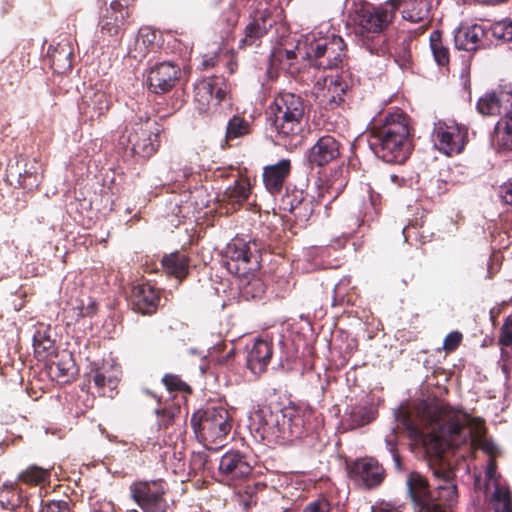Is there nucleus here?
I'll return each instance as SVG.
<instances>
[{"mask_svg":"<svg viewBox=\"0 0 512 512\" xmlns=\"http://www.w3.org/2000/svg\"><path fill=\"white\" fill-rule=\"evenodd\" d=\"M369 146L382 161L403 164L413 150L408 116L396 111L374 122L369 129Z\"/></svg>","mask_w":512,"mask_h":512,"instance_id":"f257e3e1","label":"nucleus"},{"mask_svg":"<svg viewBox=\"0 0 512 512\" xmlns=\"http://www.w3.org/2000/svg\"><path fill=\"white\" fill-rule=\"evenodd\" d=\"M439 483L431 488L428 479L417 471L406 478L407 498L414 512H453L458 503L455 473L452 469L434 470Z\"/></svg>","mask_w":512,"mask_h":512,"instance_id":"f03ea898","label":"nucleus"},{"mask_svg":"<svg viewBox=\"0 0 512 512\" xmlns=\"http://www.w3.org/2000/svg\"><path fill=\"white\" fill-rule=\"evenodd\" d=\"M399 4V0H389L379 6L368 2L353 5L349 19L355 27L356 34L362 37L370 53L378 56L386 54L387 43L383 32L393 22Z\"/></svg>","mask_w":512,"mask_h":512,"instance_id":"7ed1b4c3","label":"nucleus"},{"mask_svg":"<svg viewBox=\"0 0 512 512\" xmlns=\"http://www.w3.org/2000/svg\"><path fill=\"white\" fill-rule=\"evenodd\" d=\"M307 109V101L300 94L282 91L274 96L267 120L279 141L286 145L301 138Z\"/></svg>","mask_w":512,"mask_h":512,"instance_id":"20e7f679","label":"nucleus"},{"mask_svg":"<svg viewBox=\"0 0 512 512\" xmlns=\"http://www.w3.org/2000/svg\"><path fill=\"white\" fill-rule=\"evenodd\" d=\"M163 125L146 112L138 113L125 125L119 145L130 149L133 156L149 159L159 149Z\"/></svg>","mask_w":512,"mask_h":512,"instance_id":"39448f33","label":"nucleus"},{"mask_svg":"<svg viewBox=\"0 0 512 512\" xmlns=\"http://www.w3.org/2000/svg\"><path fill=\"white\" fill-rule=\"evenodd\" d=\"M302 46L304 56L318 69H342L347 65V46L339 35L312 32Z\"/></svg>","mask_w":512,"mask_h":512,"instance_id":"423d86ee","label":"nucleus"},{"mask_svg":"<svg viewBox=\"0 0 512 512\" xmlns=\"http://www.w3.org/2000/svg\"><path fill=\"white\" fill-rule=\"evenodd\" d=\"M425 412L433 431L439 430L449 444L458 445L467 441L466 429L473 422L468 414L456 411L445 404L427 405Z\"/></svg>","mask_w":512,"mask_h":512,"instance_id":"0eeeda50","label":"nucleus"},{"mask_svg":"<svg viewBox=\"0 0 512 512\" xmlns=\"http://www.w3.org/2000/svg\"><path fill=\"white\" fill-rule=\"evenodd\" d=\"M190 422L197 439L204 443L222 441L232 428L229 412L222 406L198 409L192 414Z\"/></svg>","mask_w":512,"mask_h":512,"instance_id":"6e6552de","label":"nucleus"},{"mask_svg":"<svg viewBox=\"0 0 512 512\" xmlns=\"http://www.w3.org/2000/svg\"><path fill=\"white\" fill-rule=\"evenodd\" d=\"M261 243L255 239L233 238L226 247L225 266L234 276L256 273L261 266Z\"/></svg>","mask_w":512,"mask_h":512,"instance_id":"1a4fd4ad","label":"nucleus"},{"mask_svg":"<svg viewBox=\"0 0 512 512\" xmlns=\"http://www.w3.org/2000/svg\"><path fill=\"white\" fill-rule=\"evenodd\" d=\"M277 10L276 0H260L243 30V37L239 40L238 48L241 50L259 48L263 39L277 23L275 16Z\"/></svg>","mask_w":512,"mask_h":512,"instance_id":"9d476101","label":"nucleus"},{"mask_svg":"<svg viewBox=\"0 0 512 512\" xmlns=\"http://www.w3.org/2000/svg\"><path fill=\"white\" fill-rule=\"evenodd\" d=\"M253 473L252 458L239 450L231 449L218 460L217 479L232 487L250 481Z\"/></svg>","mask_w":512,"mask_h":512,"instance_id":"9b49d317","label":"nucleus"},{"mask_svg":"<svg viewBox=\"0 0 512 512\" xmlns=\"http://www.w3.org/2000/svg\"><path fill=\"white\" fill-rule=\"evenodd\" d=\"M128 3L129 0H112L105 9L98 22L100 34L104 39L120 42L134 11Z\"/></svg>","mask_w":512,"mask_h":512,"instance_id":"f8f14e48","label":"nucleus"},{"mask_svg":"<svg viewBox=\"0 0 512 512\" xmlns=\"http://www.w3.org/2000/svg\"><path fill=\"white\" fill-rule=\"evenodd\" d=\"M130 490L134 501L144 512H166L169 508L165 498L166 483L162 479L136 482Z\"/></svg>","mask_w":512,"mask_h":512,"instance_id":"ddd939ff","label":"nucleus"},{"mask_svg":"<svg viewBox=\"0 0 512 512\" xmlns=\"http://www.w3.org/2000/svg\"><path fill=\"white\" fill-rule=\"evenodd\" d=\"M146 393L155 398L159 404V407L155 409L158 430L167 433L169 438L183 435L186 432L187 414L183 415L180 402H175L178 396L175 395L173 401H165L162 404L160 396L150 391H146Z\"/></svg>","mask_w":512,"mask_h":512,"instance_id":"4468645a","label":"nucleus"},{"mask_svg":"<svg viewBox=\"0 0 512 512\" xmlns=\"http://www.w3.org/2000/svg\"><path fill=\"white\" fill-rule=\"evenodd\" d=\"M432 139L440 152L448 156L459 154L468 140V129L456 123L440 121L434 126Z\"/></svg>","mask_w":512,"mask_h":512,"instance_id":"2eb2a0df","label":"nucleus"},{"mask_svg":"<svg viewBox=\"0 0 512 512\" xmlns=\"http://www.w3.org/2000/svg\"><path fill=\"white\" fill-rule=\"evenodd\" d=\"M349 478L367 490L379 487L386 478V471L373 457H362L347 467Z\"/></svg>","mask_w":512,"mask_h":512,"instance_id":"dca6fc26","label":"nucleus"},{"mask_svg":"<svg viewBox=\"0 0 512 512\" xmlns=\"http://www.w3.org/2000/svg\"><path fill=\"white\" fill-rule=\"evenodd\" d=\"M181 77V69L177 64L164 61L154 65L147 77L148 88L155 94L171 91Z\"/></svg>","mask_w":512,"mask_h":512,"instance_id":"f3484780","label":"nucleus"},{"mask_svg":"<svg viewBox=\"0 0 512 512\" xmlns=\"http://www.w3.org/2000/svg\"><path fill=\"white\" fill-rule=\"evenodd\" d=\"M111 105V97L106 91L97 87H89L82 96L79 110L85 119L93 123L104 117Z\"/></svg>","mask_w":512,"mask_h":512,"instance_id":"a211bd4d","label":"nucleus"},{"mask_svg":"<svg viewBox=\"0 0 512 512\" xmlns=\"http://www.w3.org/2000/svg\"><path fill=\"white\" fill-rule=\"evenodd\" d=\"M161 299V290L146 282L132 288L130 304L135 312L142 315H152L156 313Z\"/></svg>","mask_w":512,"mask_h":512,"instance_id":"6ab92c4d","label":"nucleus"},{"mask_svg":"<svg viewBox=\"0 0 512 512\" xmlns=\"http://www.w3.org/2000/svg\"><path fill=\"white\" fill-rule=\"evenodd\" d=\"M341 143L332 135L321 136L307 152L311 167H324L340 157Z\"/></svg>","mask_w":512,"mask_h":512,"instance_id":"aec40b11","label":"nucleus"},{"mask_svg":"<svg viewBox=\"0 0 512 512\" xmlns=\"http://www.w3.org/2000/svg\"><path fill=\"white\" fill-rule=\"evenodd\" d=\"M273 341L268 338H257L247 350L246 367L255 376L263 374L272 359Z\"/></svg>","mask_w":512,"mask_h":512,"instance_id":"412c9836","label":"nucleus"},{"mask_svg":"<svg viewBox=\"0 0 512 512\" xmlns=\"http://www.w3.org/2000/svg\"><path fill=\"white\" fill-rule=\"evenodd\" d=\"M292 163L290 159H281L275 164L263 168V184L271 195H278L290 177Z\"/></svg>","mask_w":512,"mask_h":512,"instance_id":"4be33fe9","label":"nucleus"},{"mask_svg":"<svg viewBox=\"0 0 512 512\" xmlns=\"http://www.w3.org/2000/svg\"><path fill=\"white\" fill-rule=\"evenodd\" d=\"M191 258L186 250H175L162 256L160 263L163 271L179 281L189 275Z\"/></svg>","mask_w":512,"mask_h":512,"instance_id":"5701e85b","label":"nucleus"},{"mask_svg":"<svg viewBox=\"0 0 512 512\" xmlns=\"http://www.w3.org/2000/svg\"><path fill=\"white\" fill-rule=\"evenodd\" d=\"M158 38V33L151 27H141L133 44L128 48V56L137 61L143 60L149 52L156 51L158 48Z\"/></svg>","mask_w":512,"mask_h":512,"instance_id":"b1692460","label":"nucleus"},{"mask_svg":"<svg viewBox=\"0 0 512 512\" xmlns=\"http://www.w3.org/2000/svg\"><path fill=\"white\" fill-rule=\"evenodd\" d=\"M485 36L486 31L481 25H461L454 34L455 47L458 50L475 51Z\"/></svg>","mask_w":512,"mask_h":512,"instance_id":"393cba45","label":"nucleus"},{"mask_svg":"<svg viewBox=\"0 0 512 512\" xmlns=\"http://www.w3.org/2000/svg\"><path fill=\"white\" fill-rule=\"evenodd\" d=\"M310 411L301 410L295 407H286V440L299 439L304 437L310 430L306 416Z\"/></svg>","mask_w":512,"mask_h":512,"instance_id":"a878e982","label":"nucleus"},{"mask_svg":"<svg viewBox=\"0 0 512 512\" xmlns=\"http://www.w3.org/2000/svg\"><path fill=\"white\" fill-rule=\"evenodd\" d=\"M413 37L411 34L398 36L393 46L387 45L386 53L393 57L395 63L404 71L412 70L413 59L411 52V43Z\"/></svg>","mask_w":512,"mask_h":512,"instance_id":"bb28decb","label":"nucleus"},{"mask_svg":"<svg viewBox=\"0 0 512 512\" xmlns=\"http://www.w3.org/2000/svg\"><path fill=\"white\" fill-rule=\"evenodd\" d=\"M260 415L265 433L286 440V407L276 411L262 409Z\"/></svg>","mask_w":512,"mask_h":512,"instance_id":"cd10ccee","label":"nucleus"},{"mask_svg":"<svg viewBox=\"0 0 512 512\" xmlns=\"http://www.w3.org/2000/svg\"><path fill=\"white\" fill-rule=\"evenodd\" d=\"M34 355L38 361L59 357L55 341L51 339L49 327H40L33 335Z\"/></svg>","mask_w":512,"mask_h":512,"instance_id":"c85d7f7f","label":"nucleus"},{"mask_svg":"<svg viewBox=\"0 0 512 512\" xmlns=\"http://www.w3.org/2000/svg\"><path fill=\"white\" fill-rule=\"evenodd\" d=\"M265 484L250 480L235 487L237 489L235 493V500L241 507L242 511L250 512V510L256 506L258 502V492L264 490Z\"/></svg>","mask_w":512,"mask_h":512,"instance_id":"c756f323","label":"nucleus"},{"mask_svg":"<svg viewBox=\"0 0 512 512\" xmlns=\"http://www.w3.org/2000/svg\"><path fill=\"white\" fill-rule=\"evenodd\" d=\"M409 6L403 10L402 16L407 21L421 24L415 30L416 35H421L429 26V4L424 0H414Z\"/></svg>","mask_w":512,"mask_h":512,"instance_id":"7c9ffc66","label":"nucleus"},{"mask_svg":"<svg viewBox=\"0 0 512 512\" xmlns=\"http://www.w3.org/2000/svg\"><path fill=\"white\" fill-rule=\"evenodd\" d=\"M239 283L240 295L243 299L258 300L261 299L266 292V285L262 279L256 276L255 273L246 276H237Z\"/></svg>","mask_w":512,"mask_h":512,"instance_id":"2f4dec72","label":"nucleus"},{"mask_svg":"<svg viewBox=\"0 0 512 512\" xmlns=\"http://www.w3.org/2000/svg\"><path fill=\"white\" fill-rule=\"evenodd\" d=\"M493 144L498 151H512V113L504 115L496 124Z\"/></svg>","mask_w":512,"mask_h":512,"instance_id":"473e14b6","label":"nucleus"},{"mask_svg":"<svg viewBox=\"0 0 512 512\" xmlns=\"http://www.w3.org/2000/svg\"><path fill=\"white\" fill-rule=\"evenodd\" d=\"M27 497L24 492L18 487V482L5 484L0 490V504L7 510H15L20 507Z\"/></svg>","mask_w":512,"mask_h":512,"instance_id":"72a5a7b5","label":"nucleus"},{"mask_svg":"<svg viewBox=\"0 0 512 512\" xmlns=\"http://www.w3.org/2000/svg\"><path fill=\"white\" fill-rule=\"evenodd\" d=\"M50 470L37 465H30L17 477V482L29 486H42L50 481Z\"/></svg>","mask_w":512,"mask_h":512,"instance_id":"f704fd0d","label":"nucleus"},{"mask_svg":"<svg viewBox=\"0 0 512 512\" xmlns=\"http://www.w3.org/2000/svg\"><path fill=\"white\" fill-rule=\"evenodd\" d=\"M356 298L355 287L351 285L349 278H342L334 286L332 306L353 305Z\"/></svg>","mask_w":512,"mask_h":512,"instance_id":"c9c22d12","label":"nucleus"},{"mask_svg":"<svg viewBox=\"0 0 512 512\" xmlns=\"http://www.w3.org/2000/svg\"><path fill=\"white\" fill-rule=\"evenodd\" d=\"M442 31L434 30L429 38L430 49L437 65L447 67L450 63L449 47L443 42Z\"/></svg>","mask_w":512,"mask_h":512,"instance_id":"e433bc0d","label":"nucleus"},{"mask_svg":"<svg viewBox=\"0 0 512 512\" xmlns=\"http://www.w3.org/2000/svg\"><path fill=\"white\" fill-rule=\"evenodd\" d=\"M250 195V182L247 178L238 177L234 180V185L227 187L223 199L232 204H241L245 202Z\"/></svg>","mask_w":512,"mask_h":512,"instance_id":"4c0bfd02","label":"nucleus"},{"mask_svg":"<svg viewBox=\"0 0 512 512\" xmlns=\"http://www.w3.org/2000/svg\"><path fill=\"white\" fill-rule=\"evenodd\" d=\"M214 82L212 79H204L198 82L194 87V99L198 103L200 113H206L209 110L210 103L213 100Z\"/></svg>","mask_w":512,"mask_h":512,"instance_id":"58836bf2","label":"nucleus"},{"mask_svg":"<svg viewBox=\"0 0 512 512\" xmlns=\"http://www.w3.org/2000/svg\"><path fill=\"white\" fill-rule=\"evenodd\" d=\"M251 132V123L242 116L234 115L227 123L225 142L228 145L230 141L247 136Z\"/></svg>","mask_w":512,"mask_h":512,"instance_id":"ea45409f","label":"nucleus"},{"mask_svg":"<svg viewBox=\"0 0 512 512\" xmlns=\"http://www.w3.org/2000/svg\"><path fill=\"white\" fill-rule=\"evenodd\" d=\"M52 67L59 73H65L72 69L73 53L69 46L58 45L50 54Z\"/></svg>","mask_w":512,"mask_h":512,"instance_id":"a19ab883","label":"nucleus"},{"mask_svg":"<svg viewBox=\"0 0 512 512\" xmlns=\"http://www.w3.org/2000/svg\"><path fill=\"white\" fill-rule=\"evenodd\" d=\"M326 86V97L328 98L329 104H334L336 106L340 105V103L344 100L343 96L349 88V83L343 78V76L336 75L329 78V82L326 84Z\"/></svg>","mask_w":512,"mask_h":512,"instance_id":"79ce46f5","label":"nucleus"},{"mask_svg":"<svg viewBox=\"0 0 512 512\" xmlns=\"http://www.w3.org/2000/svg\"><path fill=\"white\" fill-rule=\"evenodd\" d=\"M190 470L195 475H210L214 472V464L205 451L193 452L189 461Z\"/></svg>","mask_w":512,"mask_h":512,"instance_id":"37998d69","label":"nucleus"},{"mask_svg":"<svg viewBox=\"0 0 512 512\" xmlns=\"http://www.w3.org/2000/svg\"><path fill=\"white\" fill-rule=\"evenodd\" d=\"M74 367L72 355L67 351H63L58 361H53L50 366V374L53 375L58 381H65Z\"/></svg>","mask_w":512,"mask_h":512,"instance_id":"c03bdc74","label":"nucleus"},{"mask_svg":"<svg viewBox=\"0 0 512 512\" xmlns=\"http://www.w3.org/2000/svg\"><path fill=\"white\" fill-rule=\"evenodd\" d=\"M162 383L170 393H182V396L180 397V400L177 399V402L179 401H186V395L192 394V388L183 381L180 376L175 374H165L162 377Z\"/></svg>","mask_w":512,"mask_h":512,"instance_id":"a18cd8bd","label":"nucleus"},{"mask_svg":"<svg viewBox=\"0 0 512 512\" xmlns=\"http://www.w3.org/2000/svg\"><path fill=\"white\" fill-rule=\"evenodd\" d=\"M92 381L97 388V392L101 396H112L113 391L116 389L118 381L115 377L108 376L102 370H96L92 375Z\"/></svg>","mask_w":512,"mask_h":512,"instance_id":"49530a36","label":"nucleus"},{"mask_svg":"<svg viewBox=\"0 0 512 512\" xmlns=\"http://www.w3.org/2000/svg\"><path fill=\"white\" fill-rule=\"evenodd\" d=\"M375 419L374 411L368 406L353 407L349 414V426L356 429L369 424Z\"/></svg>","mask_w":512,"mask_h":512,"instance_id":"de8ad7c7","label":"nucleus"},{"mask_svg":"<svg viewBox=\"0 0 512 512\" xmlns=\"http://www.w3.org/2000/svg\"><path fill=\"white\" fill-rule=\"evenodd\" d=\"M403 424L407 430L408 437L418 443L422 444L424 446L427 445L428 440H431L433 442L438 441V437L435 434H427L425 433L417 424H415L409 416H406L404 418Z\"/></svg>","mask_w":512,"mask_h":512,"instance_id":"09e8293b","label":"nucleus"},{"mask_svg":"<svg viewBox=\"0 0 512 512\" xmlns=\"http://www.w3.org/2000/svg\"><path fill=\"white\" fill-rule=\"evenodd\" d=\"M492 501L495 512H512V494L508 488L496 484Z\"/></svg>","mask_w":512,"mask_h":512,"instance_id":"8fccbe9b","label":"nucleus"},{"mask_svg":"<svg viewBox=\"0 0 512 512\" xmlns=\"http://www.w3.org/2000/svg\"><path fill=\"white\" fill-rule=\"evenodd\" d=\"M477 110L484 116H495L501 114L500 106L496 100L493 90L479 98Z\"/></svg>","mask_w":512,"mask_h":512,"instance_id":"3c124183","label":"nucleus"},{"mask_svg":"<svg viewBox=\"0 0 512 512\" xmlns=\"http://www.w3.org/2000/svg\"><path fill=\"white\" fill-rule=\"evenodd\" d=\"M496 100L504 115L512 113V84H505L493 90Z\"/></svg>","mask_w":512,"mask_h":512,"instance_id":"603ef678","label":"nucleus"},{"mask_svg":"<svg viewBox=\"0 0 512 512\" xmlns=\"http://www.w3.org/2000/svg\"><path fill=\"white\" fill-rule=\"evenodd\" d=\"M497 195L501 203L507 206L506 221L509 222V226L512 228V178L499 186Z\"/></svg>","mask_w":512,"mask_h":512,"instance_id":"864d4df0","label":"nucleus"},{"mask_svg":"<svg viewBox=\"0 0 512 512\" xmlns=\"http://www.w3.org/2000/svg\"><path fill=\"white\" fill-rule=\"evenodd\" d=\"M492 35L504 42L512 41V19L506 18L495 22L491 26Z\"/></svg>","mask_w":512,"mask_h":512,"instance_id":"5fc2aeb1","label":"nucleus"},{"mask_svg":"<svg viewBox=\"0 0 512 512\" xmlns=\"http://www.w3.org/2000/svg\"><path fill=\"white\" fill-rule=\"evenodd\" d=\"M303 190H293L287 193L281 200V207L283 210L290 212L292 215L303 202L306 200Z\"/></svg>","mask_w":512,"mask_h":512,"instance_id":"6e6d98bb","label":"nucleus"},{"mask_svg":"<svg viewBox=\"0 0 512 512\" xmlns=\"http://www.w3.org/2000/svg\"><path fill=\"white\" fill-rule=\"evenodd\" d=\"M320 204H322L321 200L316 201L313 197L306 198V200L295 209L293 216L299 221H308L314 213L315 207Z\"/></svg>","mask_w":512,"mask_h":512,"instance_id":"4d7b16f0","label":"nucleus"},{"mask_svg":"<svg viewBox=\"0 0 512 512\" xmlns=\"http://www.w3.org/2000/svg\"><path fill=\"white\" fill-rule=\"evenodd\" d=\"M40 512H74L69 500H49L42 502Z\"/></svg>","mask_w":512,"mask_h":512,"instance_id":"13d9d810","label":"nucleus"},{"mask_svg":"<svg viewBox=\"0 0 512 512\" xmlns=\"http://www.w3.org/2000/svg\"><path fill=\"white\" fill-rule=\"evenodd\" d=\"M499 344L512 348V312L505 318L500 329Z\"/></svg>","mask_w":512,"mask_h":512,"instance_id":"bf43d9fd","label":"nucleus"},{"mask_svg":"<svg viewBox=\"0 0 512 512\" xmlns=\"http://www.w3.org/2000/svg\"><path fill=\"white\" fill-rule=\"evenodd\" d=\"M463 340V334L459 331H452L444 339L443 349L447 352L455 351Z\"/></svg>","mask_w":512,"mask_h":512,"instance_id":"052dcab7","label":"nucleus"},{"mask_svg":"<svg viewBox=\"0 0 512 512\" xmlns=\"http://www.w3.org/2000/svg\"><path fill=\"white\" fill-rule=\"evenodd\" d=\"M330 508L329 501L321 497L308 503L304 508V512H330Z\"/></svg>","mask_w":512,"mask_h":512,"instance_id":"680f3d73","label":"nucleus"},{"mask_svg":"<svg viewBox=\"0 0 512 512\" xmlns=\"http://www.w3.org/2000/svg\"><path fill=\"white\" fill-rule=\"evenodd\" d=\"M239 10L231 5L222 14V20L225 22L228 29H233L239 20Z\"/></svg>","mask_w":512,"mask_h":512,"instance_id":"e2e57ef3","label":"nucleus"},{"mask_svg":"<svg viewBox=\"0 0 512 512\" xmlns=\"http://www.w3.org/2000/svg\"><path fill=\"white\" fill-rule=\"evenodd\" d=\"M220 60V56L217 53L205 54L202 57L201 68L207 70L214 68Z\"/></svg>","mask_w":512,"mask_h":512,"instance_id":"0e129e2a","label":"nucleus"},{"mask_svg":"<svg viewBox=\"0 0 512 512\" xmlns=\"http://www.w3.org/2000/svg\"><path fill=\"white\" fill-rule=\"evenodd\" d=\"M403 236L406 242L412 244V239L417 240L419 236V230L415 225L407 226L403 229Z\"/></svg>","mask_w":512,"mask_h":512,"instance_id":"69168bd1","label":"nucleus"},{"mask_svg":"<svg viewBox=\"0 0 512 512\" xmlns=\"http://www.w3.org/2000/svg\"><path fill=\"white\" fill-rule=\"evenodd\" d=\"M98 305L96 302L91 301L86 307H81L79 315L81 317H92L96 314Z\"/></svg>","mask_w":512,"mask_h":512,"instance_id":"338daca9","label":"nucleus"},{"mask_svg":"<svg viewBox=\"0 0 512 512\" xmlns=\"http://www.w3.org/2000/svg\"><path fill=\"white\" fill-rule=\"evenodd\" d=\"M94 512H117V510L111 501H103L99 503L98 508Z\"/></svg>","mask_w":512,"mask_h":512,"instance_id":"774afa93","label":"nucleus"}]
</instances>
